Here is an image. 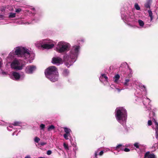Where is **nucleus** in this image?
<instances>
[{
    "label": "nucleus",
    "instance_id": "obj_19",
    "mask_svg": "<svg viewBox=\"0 0 158 158\" xmlns=\"http://www.w3.org/2000/svg\"><path fill=\"white\" fill-rule=\"evenodd\" d=\"M100 151L99 149H98L95 152V156L96 157H97V156L98 155L100 156H102L103 153V152L102 151H101L99 152V151Z\"/></svg>",
    "mask_w": 158,
    "mask_h": 158
},
{
    "label": "nucleus",
    "instance_id": "obj_36",
    "mask_svg": "<svg viewBox=\"0 0 158 158\" xmlns=\"http://www.w3.org/2000/svg\"><path fill=\"white\" fill-rule=\"evenodd\" d=\"M7 73V72H5L3 71H2L1 73V74L3 76L6 75Z\"/></svg>",
    "mask_w": 158,
    "mask_h": 158
},
{
    "label": "nucleus",
    "instance_id": "obj_4",
    "mask_svg": "<svg viewBox=\"0 0 158 158\" xmlns=\"http://www.w3.org/2000/svg\"><path fill=\"white\" fill-rule=\"evenodd\" d=\"M115 117L118 121L126 129L127 113L126 109L123 107H118L115 110Z\"/></svg>",
    "mask_w": 158,
    "mask_h": 158
},
{
    "label": "nucleus",
    "instance_id": "obj_12",
    "mask_svg": "<svg viewBox=\"0 0 158 158\" xmlns=\"http://www.w3.org/2000/svg\"><path fill=\"white\" fill-rule=\"evenodd\" d=\"M36 69V67L34 65L28 66L26 68L25 72L27 74H31Z\"/></svg>",
    "mask_w": 158,
    "mask_h": 158
},
{
    "label": "nucleus",
    "instance_id": "obj_46",
    "mask_svg": "<svg viewBox=\"0 0 158 158\" xmlns=\"http://www.w3.org/2000/svg\"><path fill=\"white\" fill-rule=\"evenodd\" d=\"M129 72H130V73H131L132 72V70H131V69H129Z\"/></svg>",
    "mask_w": 158,
    "mask_h": 158
},
{
    "label": "nucleus",
    "instance_id": "obj_25",
    "mask_svg": "<svg viewBox=\"0 0 158 158\" xmlns=\"http://www.w3.org/2000/svg\"><path fill=\"white\" fill-rule=\"evenodd\" d=\"M16 16V13H15L10 12L9 13L8 18H14Z\"/></svg>",
    "mask_w": 158,
    "mask_h": 158
},
{
    "label": "nucleus",
    "instance_id": "obj_41",
    "mask_svg": "<svg viewBox=\"0 0 158 158\" xmlns=\"http://www.w3.org/2000/svg\"><path fill=\"white\" fill-rule=\"evenodd\" d=\"M5 18V17L4 16V15H0V18L3 19Z\"/></svg>",
    "mask_w": 158,
    "mask_h": 158
},
{
    "label": "nucleus",
    "instance_id": "obj_35",
    "mask_svg": "<svg viewBox=\"0 0 158 158\" xmlns=\"http://www.w3.org/2000/svg\"><path fill=\"white\" fill-rule=\"evenodd\" d=\"M22 10L20 8H18L16 9L15 12L16 13H19Z\"/></svg>",
    "mask_w": 158,
    "mask_h": 158
},
{
    "label": "nucleus",
    "instance_id": "obj_50",
    "mask_svg": "<svg viewBox=\"0 0 158 158\" xmlns=\"http://www.w3.org/2000/svg\"><path fill=\"white\" fill-rule=\"evenodd\" d=\"M135 84L136 85L137 84H136V82H135Z\"/></svg>",
    "mask_w": 158,
    "mask_h": 158
},
{
    "label": "nucleus",
    "instance_id": "obj_39",
    "mask_svg": "<svg viewBox=\"0 0 158 158\" xmlns=\"http://www.w3.org/2000/svg\"><path fill=\"white\" fill-rule=\"evenodd\" d=\"M130 150L128 148H125L124 149V151L126 152H129L130 151Z\"/></svg>",
    "mask_w": 158,
    "mask_h": 158
},
{
    "label": "nucleus",
    "instance_id": "obj_3",
    "mask_svg": "<svg viewBox=\"0 0 158 158\" xmlns=\"http://www.w3.org/2000/svg\"><path fill=\"white\" fill-rule=\"evenodd\" d=\"M139 86L141 89H142L144 92L143 94H142V92L140 91H137L135 93V95L136 97L138 98L139 99H143V103L144 106H145L146 108H147V110L150 111L151 110V105L149 104V103L151 102V100L147 98H145V96L147 94V89L145 86L143 85L142 84L140 83L139 84Z\"/></svg>",
    "mask_w": 158,
    "mask_h": 158
},
{
    "label": "nucleus",
    "instance_id": "obj_5",
    "mask_svg": "<svg viewBox=\"0 0 158 158\" xmlns=\"http://www.w3.org/2000/svg\"><path fill=\"white\" fill-rule=\"evenodd\" d=\"M45 74L46 77L53 82L58 81V74L57 69L55 66H51L45 70Z\"/></svg>",
    "mask_w": 158,
    "mask_h": 158
},
{
    "label": "nucleus",
    "instance_id": "obj_17",
    "mask_svg": "<svg viewBox=\"0 0 158 158\" xmlns=\"http://www.w3.org/2000/svg\"><path fill=\"white\" fill-rule=\"evenodd\" d=\"M107 79L108 78L107 77L105 74H102L99 77V80L102 82L104 80L107 82L108 81Z\"/></svg>",
    "mask_w": 158,
    "mask_h": 158
},
{
    "label": "nucleus",
    "instance_id": "obj_37",
    "mask_svg": "<svg viewBox=\"0 0 158 158\" xmlns=\"http://www.w3.org/2000/svg\"><path fill=\"white\" fill-rule=\"evenodd\" d=\"M122 18L123 19H126L127 18L126 17V16L125 15H122Z\"/></svg>",
    "mask_w": 158,
    "mask_h": 158
},
{
    "label": "nucleus",
    "instance_id": "obj_21",
    "mask_svg": "<svg viewBox=\"0 0 158 158\" xmlns=\"http://www.w3.org/2000/svg\"><path fill=\"white\" fill-rule=\"evenodd\" d=\"M138 23L139 26L141 28L146 27H147L144 25V22L142 20L139 19L138 20Z\"/></svg>",
    "mask_w": 158,
    "mask_h": 158
},
{
    "label": "nucleus",
    "instance_id": "obj_15",
    "mask_svg": "<svg viewBox=\"0 0 158 158\" xmlns=\"http://www.w3.org/2000/svg\"><path fill=\"white\" fill-rule=\"evenodd\" d=\"M156 158V157L154 154H150L149 152H146L144 156V158Z\"/></svg>",
    "mask_w": 158,
    "mask_h": 158
},
{
    "label": "nucleus",
    "instance_id": "obj_14",
    "mask_svg": "<svg viewBox=\"0 0 158 158\" xmlns=\"http://www.w3.org/2000/svg\"><path fill=\"white\" fill-rule=\"evenodd\" d=\"M36 20L35 19H33L32 21L30 22L29 23L28 22H25L24 21L22 20H20L19 21H17L16 22V23H17L19 24H27L28 25L29 24H31L34 23L36 21H35Z\"/></svg>",
    "mask_w": 158,
    "mask_h": 158
},
{
    "label": "nucleus",
    "instance_id": "obj_52",
    "mask_svg": "<svg viewBox=\"0 0 158 158\" xmlns=\"http://www.w3.org/2000/svg\"><path fill=\"white\" fill-rule=\"evenodd\" d=\"M114 153L115 154V152H114Z\"/></svg>",
    "mask_w": 158,
    "mask_h": 158
},
{
    "label": "nucleus",
    "instance_id": "obj_27",
    "mask_svg": "<svg viewBox=\"0 0 158 158\" xmlns=\"http://www.w3.org/2000/svg\"><path fill=\"white\" fill-rule=\"evenodd\" d=\"M69 71L67 69H64L63 71V75L64 76H67L69 74Z\"/></svg>",
    "mask_w": 158,
    "mask_h": 158
},
{
    "label": "nucleus",
    "instance_id": "obj_8",
    "mask_svg": "<svg viewBox=\"0 0 158 158\" xmlns=\"http://www.w3.org/2000/svg\"><path fill=\"white\" fill-rule=\"evenodd\" d=\"M24 65L22 63V60L15 59L10 64L11 67L14 69L20 70L23 67Z\"/></svg>",
    "mask_w": 158,
    "mask_h": 158
},
{
    "label": "nucleus",
    "instance_id": "obj_24",
    "mask_svg": "<svg viewBox=\"0 0 158 158\" xmlns=\"http://www.w3.org/2000/svg\"><path fill=\"white\" fill-rule=\"evenodd\" d=\"M120 78V76L118 74H117L115 75L114 76V79L115 80H114V82L116 83H118V81Z\"/></svg>",
    "mask_w": 158,
    "mask_h": 158
},
{
    "label": "nucleus",
    "instance_id": "obj_49",
    "mask_svg": "<svg viewBox=\"0 0 158 158\" xmlns=\"http://www.w3.org/2000/svg\"><path fill=\"white\" fill-rule=\"evenodd\" d=\"M119 151H121V148H119Z\"/></svg>",
    "mask_w": 158,
    "mask_h": 158
},
{
    "label": "nucleus",
    "instance_id": "obj_42",
    "mask_svg": "<svg viewBox=\"0 0 158 158\" xmlns=\"http://www.w3.org/2000/svg\"><path fill=\"white\" fill-rule=\"evenodd\" d=\"M153 147L154 148H158V145L157 144H155L154 145Z\"/></svg>",
    "mask_w": 158,
    "mask_h": 158
},
{
    "label": "nucleus",
    "instance_id": "obj_34",
    "mask_svg": "<svg viewBox=\"0 0 158 158\" xmlns=\"http://www.w3.org/2000/svg\"><path fill=\"white\" fill-rule=\"evenodd\" d=\"M47 143L45 142H41L39 143V144L42 146L46 145Z\"/></svg>",
    "mask_w": 158,
    "mask_h": 158
},
{
    "label": "nucleus",
    "instance_id": "obj_47",
    "mask_svg": "<svg viewBox=\"0 0 158 158\" xmlns=\"http://www.w3.org/2000/svg\"><path fill=\"white\" fill-rule=\"evenodd\" d=\"M15 132H14V133H13V134H12V135H15Z\"/></svg>",
    "mask_w": 158,
    "mask_h": 158
},
{
    "label": "nucleus",
    "instance_id": "obj_13",
    "mask_svg": "<svg viewBox=\"0 0 158 158\" xmlns=\"http://www.w3.org/2000/svg\"><path fill=\"white\" fill-rule=\"evenodd\" d=\"M52 62L53 64L58 65L63 63V60L59 57H54L52 59Z\"/></svg>",
    "mask_w": 158,
    "mask_h": 158
},
{
    "label": "nucleus",
    "instance_id": "obj_11",
    "mask_svg": "<svg viewBox=\"0 0 158 158\" xmlns=\"http://www.w3.org/2000/svg\"><path fill=\"white\" fill-rule=\"evenodd\" d=\"M121 83L126 89H128L129 86L131 87L132 86V84L131 83L130 80L129 78L122 79Z\"/></svg>",
    "mask_w": 158,
    "mask_h": 158
},
{
    "label": "nucleus",
    "instance_id": "obj_20",
    "mask_svg": "<svg viewBox=\"0 0 158 158\" xmlns=\"http://www.w3.org/2000/svg\"><path fill=\"white\" fill-rule=\"evenodd\" d=\"M123 147L124 146H123L122 145L119 144L115 147L114 148V150H117L118 152H119V148H120L121 151H124V148H123Z\"/></svg>",
    "mask_w": 158,
    "mask_h": 158
},
{
    "label": "nucleus",
    "instance_id": "obj_38",
    "mask_svg": "<svg viewBox=\"0 0 158 158\" xmlns=\"http://www.w3.org/2000/svg\"><path fill=\"white\" fill-rule=\"evenodd\" d=\"M52 153V151L51 150H48L47 152V155H49Z\"/></svg>",
    "mask_w": 158,
    "mask_h": 158
},
{
    "label": "nucleus",
    "instance_id": "obj_18",
    "mask_svg": "<svg viewBox=\"0 0 158 158\" xmlns=\"http://www.w3.org/2000/svg\"><path fill=\"white\" fill-rule=\"evenodd\" d=\"M134 147L135 148V149H138L140 150L142 148L143 145L141 144H140L138 143H135L134 144Z\"/></svg>",
    "mask_w": 158,
    "mask_h": 158
},
{
    "label": "nucleus",
    "instance_id": "obj_43",
    "mask_svg": "<svg viewBox=\"0 0 158 158\" xmlns=\"http://www.w3.org/2000/svg\"><path fill=\"white\" fill-rule=\"evenodd\" d=\"M115 87L114 85L112 84L110 86V87L112 89H114V87Z\"/></svg>",
    "mask_w": 158,
    "mask_h": 158
},
{
    "label": "nucleus",
    "instance_id": "obj_44",
    "mask_svg": "<svg viewBox=\"0 0 158 158\" xmlns=\"http://www.w3.org/2000/svg\"><path fill=\"white\" fill-rule=\"evenodd\" d=\"M25 158H31L30 156L29 155H27L25 156Z\"/></svg>",
    "mask_w": 158,
    "mask_h": 158
},
{
    "label": "nucleus",
    "instance_id": "obj_33",
    "mask_svg": "<svg viewBox=\"0 0 158 158\" xmlns=\"http://www.w3.org/2000/svg\"><path fill=\"white\" fill-rule=\"evenodd\" d=\"M40 127L41 129L43 130L45 127V125L43 124H41L40 125Z\"/></svg>",
    "mask_w": 158,
    "mask_h": 158
},
{
    "label": "nucleus",
    "instance_id": "obj_6",
    "mask_svg": "<svg viewBox=\"0 0 158 158\" xmlns=\"http://www.w3.org/2000/svg\"><path fill=\"white\" fill-rule=\"evenodd\" d=\"M54 44L55 43L53 41L48 39L42 40L38 41L35 43V46L38 48L41 47L48 49L52 48L54 47Z\"/></svg>",
    "mask_w": 158,
    "mask_h": 158
},
{
    "label": "nucleus",
    "instance_id": "obj_1",
    "mask_svg": "<svg viewBox=\"0 0 158 158\" xmlns=\"http://www.w3.org/2000/svg\"><path fill=\"white\" fill-rule=\"evenodd\" d=\"M21 57L26 62L31 63L34 59V54L30 53L29 50L25 47L18 46L15 48L9 54L6 60L8 63H10L15 56Z\"/></svg>",
    "mask_w": 158,
    "mask_h": 158
},
{
    "label": "nucleus",
    "instance_id": "obj_7",
    "mask_svg": "<svg viewBox=\"0 0 158 158\" xmlns=\"http://www.w3.org/2000/svg\"><path fill=\"white\" fill-rule=\"evenodd\" d=\"M71 47V45L68 43L61 41L59 42L56 48V50L60 53L66 52L69 50Z\"/></svg>",
    "mask_w": 158,
    "mask_h": 158
},
{
    "label": "nucleus",
    "instance_id": "obj_29",
    "mask_svg": "<svg viewBox=\"0 0 158 158\" xmlns=\"http://www.w3.org/2000/svg\"><path fill=\"white\" fill-rule=\"evenodd\" d=\"M135 7L136 10H140V7L139 6L138 4L136 3L135 4Z\"/></svg>",
    "mask_w": 158,
    "mask_h": 158
},
{
    "label": "nucleus",
    "instance_id": "obj_40",
    "mask_svg": "<svg viewBox=\"0 0 158 158\" xmlns=\"http://www.w3.org/2000/svg\"><path fill=\"white\" fill-rule=\"evenodd\" d=\"M2 64V59L0 58V68L1 67Z\"/></svg>",
    "mask_w": 158,
    "mask_h": 158
},
{
    "label": "nucleus",
    "instance_id": "obj_28",
    "mask_svg": "<svg viewBox=\"0 0 158 158\" xmlns=\"http://www.w3.org/2000/svg\"><path fill=\"white\" fill-rule=\"evenodd\" d=\"M54 128L55 127L53 125H51L48 127V131H49L54 129Z\"/></svg>",
    "mask_w": 158,
    "mask_h": 158
},
{
    "label": "nucleus",
    "instance_id": "obj_9",
    "mask_svg": "<svg viewBox=\"0 0 158 158\" xmlns=\"http://www.w3.org/2000/svg\"><path fill=\"white\" fill-rule=\"evenodd\" d=\"M10 77L13 80H23L25 77V74L23 73H19L16 72L12 73V74L10 75Z\"/></svg>",
    "mask_w": 158,
    "mask_h": 158
},
{
    "label": "nucleus",
    "instance_id": "obj_30",
    "mask_svg": "<svg viewBox=\"0 0 158 158\" xmlns=\"http://www.w3.org/2000/svg\"><path fill=\"white\" fill-rule=\"evenodd\" d=\"M63 146L65 149L67 150H69V147L67 144H66L65 143H64L63 144Z\"/></svg>",
    "mask_w": 158,
    "mask_h": 158
},
{
    "label": "nucleus",
    "instance_id": "obj_23",
    "mask_svg": "<svg viewBox=\"0 0 158 158\" xmlns=\"http://www.w3.org/2000/svg\"><path fill=\"white\" fill-rule=\"evenodd\" d=\"M63 129L64 132L65 133V134H70V133L71 132V131L70 129L65 127H64Z\"/></svg>",
    "mask_w": 158,
    "mask_h": 158
},
{
    "label": "nucleus",
    "instance_id": "obj_26",
    "mask_svg": "<svg viewBox=\"0 0 158 158\" xmlns=\"http://www.w3.org/2000/svg\"><path fill=\"white\" fill-rule=\"evenodd\" d=\"M63 137L65 139L67 140L69 139V137H71V134H64L63 135Z\"/></svg>",
    "mask_w": 158,
    "mask_h": 158
},
{
    "label": "nucleus",
    "instance_id": "obj_31",
    "mask_svg": "<svg viewBox=\"0 0 158 158\" xmlns=\"http://www.w3.org/2000/svg\"><path fill=\"white\" fill-rule=\"evenodd\" d=\"M40 139L37 137H35L34 139V141H35V142L37 143H38L40 141Z\"/></svg>",
    "mask_w": 158,
    "mask_h": 158
},
{
    "label": "nucleus",
    "instance_id": "obj_48",
    "mask_svg": "<svg viewBox=\"0 0 158 158\" xmlns=\"http://www.w3.org/2000/svg\"><path fill=\"white\" fill-rule=\"evenodd\" d=\"M152 114L153 115V116L154 115V113L153 112H152Z\"/></svg>",
    "mask_w": 158,
    "mask_h": 158
},
{
    "label": "nucleus",
    "instance_id": "obj_45",
    "mask_svg": "<svg viewBox=\"0 0 158 158\" xmlns=\"http://www.w3.org/2000/svg\"><path fill=\"white\" fill-rule=\"evenodd\" d=\"M116 89L118 90V92H120L121 90V89H118V88H117Z\"/></svg>",
    "mask_w": 158,
    "mask_h": 158
},
{
    "label": "nucleus",
    "instance_id": "obj_32",
    "mask_svg": "<svg viewBox=\"0 0 158 158\" xmlns=\"http://www.w3.org/2000/svg\"><path fill=\"white\" fill-rule=\"evenodd\" d=\"M145 7L147 8H150V3L149 2H147L145 4Z\"/></svg>",
    "mask_w": 158,
    "mask_h": 158
},
{
    "label": "nucleus",
    "instance_id": "obj_22",
    "mask_svg": "<svg viewBox=\"0 0 158 158\" xmlns=\"http://www.w3.org/2000/svg\"><path fill=\"white\" fill-rule=\"evenodd\" d=\"M148 12L149 14V16L150 17V20H148V22H150L152 21L153 19V16L152 15V13L151 10H148Z\"/></svg>",
    "mask_w": 158,
    "mask_h": 158
},
{
    "label": "nucleus",
    "instance_id": "obj_2",
    "mask_svg": "<svg viewBox=\"0 0 158 158\" xmlns=\"http://www.w3.org/2000/svg\"><path fill=\"white\" fill-rule=\"evenodd\" d=\"M80 46L79 44L72 46L69 55L65 54L64 56V60L66 62V65L68 67L72 65L76 60L80 53Z\"/></svg>",
    "mask_w": 158,
    "mask_h": 158
},
{
    "label": "nucleus",
    "instance_id": "obj_10",
    "mask_svg": "<svg viewBox=\"0 0 158 158\" xmlns=\"http://www.w3.org/2000/svg\"><path fill=\"white\" fill-rule=\"evenodd\" d=\"M152 121L155 123L156 126L155 131L156 133V138L157 140V143H158V123L156 122L155 119L152 118V120H148V126H151L152 124Z\"/></svg>",
    "mask_w": 158,
    "mask_h": 158
},
{
    "label": "nucleus",
    "instance_id": "obj_16",
    "mask_svg": "<svg viewBox=\"0 0 158 158\" xmlns=\"http://www.w3.org/2000/svg\"><path fill=\"white\" fill-rule=\"evenodd\" d=\"M21 123V122H15L14 123V124L13 125H10L9 127H7V129L10 131H12V129H10V128H13V125L14 126H18Z\"/></svg>",
    "mask_w": 158,
    "mask_h": 158
},
{
    "label": "nucleus",
    "instance_id": "obj_51",
    "mask_svg": "<svg viewBox=\"0 0 158 158\" xmlns=\"http://www.w3.org/2000/svg\"><path fill=\"white\" fill-rule=\"evenodd\" d=\"M35 10V9L34 8H33V10Z\"/></svg>",
    "mask_w": 158,
    "mask_h": 158
}]
</instances>
